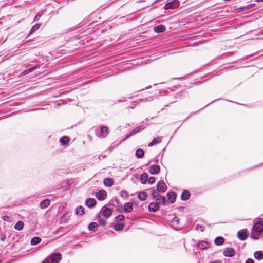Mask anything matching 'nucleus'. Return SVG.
<instances>
[{
	"label": "nucleus",
	"instance_id": "nucleus-1",
	"mask_svg": "<svg viewBox=\"0 0 263 263\" xmlns=\"http://www.w3.org/2000/svg\"><path fill=\"white\" fill-rule=\"evenodd\" d=\"M62 258V256L61 253H53L47 256L41 263H59Z\"/></svg>",
	"mask_w": 263,
	"mask_h": 263
},
{
	"label": "nucleus",
	"instance_id": "nucleus-2",
	"mask_svg": "<svg viewBox=\"0 0 263 263\" xmlns=\"http://www.w3.org/2000/svg\"><path fill=\"white\" fill-rule=\"evenodd\" d=\"M108 134V128L104 125L100 126L99 130L96 132V135L101 138H105Z\"/></svg>",
	"mask_w": 263,
	"mask_h": 263
},
{
	"label": "nucleus",
	"instance_id": "nucleus-3",
	"mask_svg": "<svg viewBox=\"0 0 263 263\" xmlns=\"http://www.w3.org/2000/svg\"><path fill=\"white\" fill-rule=\"evenodd\" d=\"M252 231L258 232L261 236H263V234H261L263 232V222L261 221L255 222L253 226Z\"/></svg>",
	"mask_w": 263,
	"mask_h": 263
},
{
	"label": "nucleus",
	"instance_id": "nucleus-4",
	"mask_svg": "<svg viewBox=\"0 0 263 263\" xmlns=\"http://www.w3.org/2000/svg\"><path fill=\"white\" fill-rule=\"evenodd\" d=\"M179 5L178 0H170V2L167 3L164 7L165 10L174 9L176 8Z\"/></svg>",
	"mask_w": 263,
	"mask_h": 263
},
{
	"label": "nucleus",
	"instance_id": "nucleus-5",
	"mask_svg": "<svg viewBox=\"0 0 263 263\" xmlns=\"http://www.w3.org/2000/svg\"><path fill=\"white\" fill-rule=\"evenodd\" d=\"M248 235L246 229H242L237 232V237L240 240H245L248 238Z\"/></svg>",
	"mask_w": 263,
	"mask_h": 263
},
{
	"label": "nucleus",
	"instance_id": "nucleus-6",
	"mask_svg": "<svg viewBox=\"0 0 263 263\" xmlns=\"http://www.w3.org/2000/svg\"><path fill=\"white\" fill-rule=\"evenodd\" d=\"M167 189V186L163 181H159L157 184V190L159 192L164 193Z\"/></svg>",
	"mask_w": 263,
	"mask_h": 263
},
{
	"label": "nucleus",
	"instance_id": "nucleus-7",
	"mask_svg": "<svg viewBox=\"0 0 263 263\" xmlns=\"http://www.w3.org/2000/svg\"><path fill=\"white\" fill-rule=\"evenodd\" d=\"M223 254L226 257H231L235 255V250L233 248H228L223 251Z\"/></svg>",
	"mask_w": 263,
	"mask_h": 263
},
{
	"label": "nucleus",
	"instance_id": "nucleus-8",
	"mask_svg": "<svg viewBox=\"0 0 263 263\" xmlns=\"http://www.w3.org/2000/svg\"><path fill=\"white\" fill-rule=\"evenodd\" d=\"M101 211L102 212L103 215L106 218L109 217L113 212L112 210L110 208H106L105 206L102 208Z\"/></svg>",
	"mask_w": 263,
	"mask_h": 263
},
{
	"label": "nucleus",
	"instance_id": "nucleus-9",
	"mask_svg": "<svg viewBox=\"0 0 263 263\" xmlns=\"http://www.w3.org/2000/svg\"><path fill=\"white\" fill-rule=\"evenodd\" d=\"M159 209V203L158 202H153L150 203L148 205V210L149 212H155Z\"/></svg>",
	"mask_w": 263,
	"mask_h": 263
},
{
	"label": "nucleus",
	"instance_id": "nucleus-10",
	"mask_svg": "<svg viewBox=\"0 0 263 263\" xmlns=\"http://www.w3.org/2000/svg\"><path fill=\"white\" fill-rule=\"evenodd\" d=\"M96 196L99 200H103L106 197V192L103 190H100L97 193Z\"/></svg>",
	"mask_w": 263,
	"mask_h": 263
},
{
	"label": "nucleus",
	"instance_id": "nucleus-11",
	"mask_svg": "<svg viewBox=\"0 0 263 263\" xmlns=\"http://www.w3.org/2000/svg\"><path fill=\"white\" fill-rule=\"evenodd\" d=\"M160 170V167L158 165H152L149 168V172L150 174L156 175L159 173Z\"/></svg>",
	"mask_w": 263,
	"mask_h": 263
},
{
	"label": "nucleus",
	"instance_id": "nucleus-12",
	"mask_svg": "<svg viewBox=\"0 0 263 263\" xmlns=\"http://www.w3.org/2000/svg\"><path fill=\"white\" fill-rule=\"evenodd\" d=\"M167 197L168 200L171 201V202L173 203L176 201L177 194L175 192H170L167 194Z\"/></svg>",
	"mask_w": 263,
	"mask_h": 263
},
{
	"label": "nucleus",
	"instance_id": "nucleus-13",
	"mask_svg": "<svg viewBox=\"0 0 263 263\" xmlns=\"http://www.w3.org/2000/svg\"><path fill=\"white\" fill-rule=\"evenodd\" d=\"M133 210V203L130 202L126 203L124 205V212L125 213L130 212Z\"/></svg>",
	"mask_w": 263,
	"mask_h": 263
},
{
	"label": "nucleus",
	"instance_id": "nucleus-14",
	"mask_svg": "<svg viewBox=\"0 0 263 263\" xmlns=\"http://www.w3.org/2000/svg\"><path fill=\"white\" fill-rule=\"evenodd\" d=\"M166 30V27L164 25L161 24L154 28V30L155 32L159 33L164 32Z\"/></svg>",
	"mask_w": 263,
	"mask_h": 263
},
{
	"label": "nucleus",
	"instance_id": "nucleus-15",
	"mask_svg": "<svg viewBox=\"0 0 263 263\" xmlns=\"http://www.w3.org/2000/svg\"><path fill=\"white\" fill-rule=\"evenodd\" d=\"M85 202L86 205L89 208L94 207L96 204V200L92 198L87 199Z\"/></svg>",
	"mask_w": 263,
	"mask_h": 263
},
{
	"label": "nucleus",
	"instance_id": "nucleus-16",
	"mask_svg": "<svg viewBox=\"0 0 263 263\" xmlns=\"http://www.w3.org/2000/svg\"><path fill=\"white\" fill-rule=\"evenodd\" d=\"M191 196L190 192L187 190H184L181 195V199L182 201H186L189 199Z\"/></svg>",
	"mask_w": 263,
	"mask_h": 263
},
{
	"label": "nucleus",
	"instance_id": "nucleus-17",
	"mask_svg": "<svg viewBox=\"0 0 263 263\" xmlns=\"http://www.w3.org/2000/svg\"><path fill=\"white\" fill-rule=\"evenodd\" d=\"M114 182V180L110 178H106L103 181L104 185L107 187H111L112 186Z\"/></svg>",
	"mask_w": 263,
	"mask_h": 263
},
{
	"label": "nucleus",
	"instance_id": "nucleus-18",
	"mask_svg": "<svg viewBox=\"0 0 263 263\" xmlns=\"http://www.w3.org/2000/svg\"><path fill=\"white\" fill-rule=\"evenodd\" d=\"M50 204V200L47 199L43 200L41 201L40 204V206L41 209H45L47 208L48 206H49Z\"/></svg>",
	"mask_w": 263,
	"mask_h": 263
},
{
	"label": "nucleus",
	"instance_id": "nucleus-19",
	"mask_svg": "<svg viewBox=\"0 0 263 263\" xmlns=\"http://www.w3.org/2000/svg\"><path fill=\"white\" fill-rule=\"evenodd\" d=\"M146 128V126L145 125H140L137 127H136V128H135L134 129H133L131 132H130V135H134L135 134H136V133L140 132V131H142L144 129H145Z\"/></svg>",
	"mask_w": 263,
	"mask_h": 263
},
{
	"label": "nucleus",
	"instance_id": "nucleus-20",
	"mask_svg": "<svg viewBox=\"0 0 263 263\" xmlns=\"http://www.w3.org/2000/svg\"><path fill=\"white\" fill-rule=\"evenodd\" d=\"M148 178V175L147 173H143L140 176L141 182L143 184L147 183Z\"/></svg>",
	"mask_w": 263,
	"mask_h": 263
},
{
	"label": "nucleus",
	"instance_id": "nucleus-21",
	"mask_svg": "<svg viewBox=\"0 0 263 263\" xmlns=\"http://www.w3.org/2000/svg\"><path fill=\"white\" fill-rule=\"evenodd\" d=\"M224 242V239L221 236H218L215 238L214 243L217 246L222 245Z\"/></svg>",
	"mask_w": 263,
	"mask_h": 263
},
{
	"label": "nucleus",
	"instance_id": "nucleus-22",
	"mask_svg": "<svg viewBox=\"0 0 263 263\" xmlns=\"http://www.w3.org/2000/svg\"><path fill=\"white\" fill-rule=\"evenodd\" d=\"M151 196L153 198V199H156L157 200H159V199L158 198V197H160V195L159 193V191L157 190H153L151 191Z\"/></svg>",
	"mask_w": 263,
	"mask_h": 263
},
{
	"label": "nucleus",
	"instance_id": "nucleus-23",
	"mask_svg": "<svg viewBox=\"0 0 263 263\" xmlns=\"http://www.w3.org/2000/svg\"><path fill=\"white\" fill-rule=\"evenodd\" d=\"M41 25V24L40 23H37L33 25L31 28L28 36H29L30 35L33 34L35 31L37 30L40 28Z\"/></svg>",
	"mask_w": 263,
	"mask_h": 263
},
{
	"label": "nucleus",
	"instance_id": "nucleus-24",
	"mask_svg": "<svg viewBox=\"0 0 263 263\" xmlns=\"http://www.w3.org/2000/svg\"><path fill=\"white\" fill-rule=\"evenodd\" d=\"M147 197V195L146 192L142 191L138 195V199L141 201H145Z\"/></svg>",
	"mask_w": 263,
	"mask_h": 263
},
{
	"label": "nucleus",
	"instance_id": "nucleus-25",
	"mask_svg": "<svg viewBox=\"0 0 263 263\" xmlns=\"http://www.w3.org/2000/svg\"><path fill=\"white\" fill-rule=\"evenodd\" d=\"M254 258L258 260L263 258V253L261 251H257L254 253Z\"/></svg>",
	"mask_w": 263,
	"mask_h": 263
},
{
	"label": "nucleus",
	"instance_id": "nucleus-26",
	"mask_svg": "<svg viewBox=\"0 0 263 263\" xmlns=\"http://www.w3.org/2000/svg\"><path fill=\"white\" fill-rule=\"evenodd\" d=\"M119 200L118 198L114 197L112 199H111L108 203V205H112L113 206L116 207L119 205Z\"/></svg>",
	"mask_w": 263,
	"mask_h": 263
},
{
	"label": "nucleus",
	"instance_id": "nucleus-27",
	"mask_svg": "<svg viewBox=\"0 0 263 263\" xmlns=\"http://www.w3.org/2000/svg\"><path fill=\"white\" fill-rule=\"evenodd\" d=\"M69 142V138L67 136H64L60 138V142L63 145H66Z\"/></svg>",
	"mask_w": 263,
	"mask_h": 263
},
{
	"label": "nucleus",
	"instance_id": "nucleus-28",
	"mask_svg": "<svg viewBox=\"0 0 263 263\" xmlns=\"http://www.w3.org/2000/svg\"><path fill=\"white\" fill-rule=\"evenodd\" d=\"M125 224L123 223H118L115 225L114 229L117 231H120L124 229Z\"/></svg>",
	"mask_w": 263,
	"mask_h": 263
},
{
	"label": "nucleus",
	"instance_id": "nucleus-29",
	"mask_svg": "<svg viewBox=\"0 0 263 263\" xmlns=\"http://www.w3.org/2000/svg\"><path fill=\"white\" fill-rule=\"evenodd\" d=\"M24 226V223L22 221H18L17 223L14 225V229L21 231L22 230Z\"/></svg>",
	"mask_w": 263,
	"mask_h": 263
},
{
	"label": "nucleus",
	"instance_id": "nucleus-30",
	"mask_svg": "<svg viewBox=\"0 0 263 263\" xmlns=\"http://www.w3.org/2000/svg\"><path fill=\"white\" fill-rule=\"evenodd\" d=\"M144 155V152L142 149L138 148L136 151L135 155L138 158H142Z\"/></svg>",
	"mask_w": 263,
	"mask_h": 263
},
{
	"label": "nucleus",
	"instance_id": "nucleus-31",
	"mask_svg": "<svg viewBox=\"0 0 263 263\" xmlns=\"http://www.w3.org/2000/svg\"><path fill=\"white\" fill-rule=\"evenodd\" d=\"M75 213L77 215H82L84 213V209L82 206H79L76 208Z\"/></svg>",
	"mask_w": 263,
	"mask_h": 263
},
{
	"label": "nucleus",
	"instance_id": "nucleus-32",
	"mask_svg": "<svg viewBox=\"0 0 263 263\" xmlns=\"http://www.w3.org/2000/svg\"><path fill=\"white\" fill-rule=\"evenodd\" d=\"M96 218L98 219L99 224L102 226H105L106 224L105 219L101 218L99 215L96 216Z\"/></svg>",
	"mask_w": 263,
	"mask_h": 263
},
{
	"label": "nucleus",
	"instance_id": "nucleus-33",
	"mask_svg": "<svg viewBox=\"0 0 263 263\" xmlns=\"http://www.w3.org/2000/svg\"><path fill=\"white\" fill-rule=\"evenodd\" d=\"M41 238L39 237H34L31 240V245H36L41 241Z\"/></svg>",
	"mask_w": 263,
	"mask_h": 263
},
{
	"label": "nucleus",
	"instance_id": "nucleus-34",
	"mask_svg": "<svg viewBox=\"0 0 263 263\" xmlns=\"http://www.w3.org/2000/svg\"><path fill=\"white\" fill-rule=\"evenodd\" d=\"M98 225L95 222H91L88 225V230L90 231H95Z\"/></svg>",
	"mask_w": 263,
	"mask_h": 263
},
{
	"label": "nucleus",
	"instance_id": "nucleus-35",
	"mask_svg": "<svg viewBox=\"0 0 263 263\" xmlns=\"http://www.w3.org/2000/svg\"><path fill=\"white\" fill-rule=\"evenodd\" d=\"M198 246L201 249H203V250L206 249L208 247V243H207V242H206L205 241H200L198 244Z\"/></svg>",
	"mask_w": 263,
	"mask_h": 263
},
{
	"label": "nucleus",
	"instance_id": "nucleus-36",
	"mask_svg": "<svg viewBox=\"0 0 263 263\" xmlns=\"http://www.w3.org/2000/svg\"><path fill=\"white\" fill-rule=\"evenodd\" d=\"M43 13V11L38 12L34 17V21H38L40 19V18L42 16Z\"/></svg>",
	"mask_w": 263,
	"mask_h": 263
},
{
	"label": "nucleus",
	"instance_id": "nucleus-37",
	"mask_svg": "<svg viewBox=\"0 0 263 263\" xmlns=\"http://www.w3.org/2000/svg\"><path fill=\"white\" fill-rule=\"evenodd\" d=\"M159 203L162 204L163 205H164L166 204V199L164 196H161L160 198L159 199Z\"/></svg>",
	"mask_w": 263,
	"mask_h": 263
},
{
	"label": "nucleus",
	"instance_id": "nucleus-38",
	"mask_svg": "<svg viewBox=\"0 0 263 263\" xmlns=\"http://www.w3.org/2000/svg\"><path fill=\"white\" fill-rule=\"evenodd\" d=\"M161 139L160 137L155 138L152 141V142L154 144V145L160 143L161 142Z\"/></svg>",
	"mask_w": 263,
	"mask_h": 263
},
{
	"label": "nucleus",
	"instance_id": "nucleus-39",
	"mask_svg": "<svg viewBox=\"0 0 263 263\" xmlns=\"http://www.w3.org/2000/svg\"><path fill=\"white\" fill-rule=\"evenodd\" d=\"M124 216L123 215L120 214L115 217V219L118 221H121L124 220Z\"/></svg>",
	"mask_w": 263,
	"mask_h": 263
},
{
	"label": "nucleus",
	"instance_id": "nucleus-40",
	"mask_svg": "<svg viewBox=\"0 0 263 263\" xmlns=\"http://www.w3.org/2000/svg\"><path fill=\"white\" fill-rule=\"evenodd\" d=\"M120 195L121 197L125 198L128 196V194L127 191L122 190V191L120 192Z\"/></svg>",
	"mask_w": 263,
	"mask_h": 263
},
{
	"label": "nucleus",
	"instance_id": "nucleus-41",
	"mask_svg": "<svg viewBox=\"0 0 263 263\" xmlns=\"http://www.w3.org/2000/svg\"><path fill=\"white\" fill-rule=\"evenodd\" d=\"M172 222L173 224H178L179 222V219L175 216L172 219Z\"/></svg>",
	"mask_w": 263,
	"mask_h": 263
},
{
	"label": "nucleus",
	"instance_id": "nucleus-42",
	"mask_svg": "<svg viewBox=\"0 0 263 263\" xmlns=\"http://www.w3.org/2000/svg\"><path fill=\"white\" fill-rule=\"evenodd\" d=\"M250 237H251V239H252L253 240H259L260 239V237L255 235L254 234L253 231H252V232L251 233Z\"/></svg>",
	"mask_w": 263,
	"mask_h": 263
},
{
	"label": "nucleus",
	"instance_id": "nucleus-43",
	"mask_svg": "<svg viewBox=\"0 0 263 263\" xmlns=\"http://www.w3.org/2000/svg\"><path fill=\"white\" fill-rule=\"evenodd\" d=\"M155 182V178L154 177H151L148 178V180L147 182H148L149 184H153Z\"/></svg>",
	"mask_w": 263,
	"mask_h": 263
},
{
	"label": "nucleus",
	"instance_id": "nucleus-44",
	"mask_svg": "<svg viewBox=\"0 0 263 263\" xmlns=\"http://www.w3.org/2000/svg\"><path fill=\"white\" fill-rule=\"evenodd\" d=\"M205 229V227L202 225L197 224L196 226V230H200L201 232H203Z\"/></svg>",
	"mask_w": 263,
	"mask_h": 263
},
{
	"label": "nucleus",
	"instance_id": "nucleus-45",
	"mask_svg": "<svg viewBox=\"0 0 263 263\" xmlns=\"http://www.w3.org/2000/svg\"><path fill=\"white\" fill-rule=\"evenodd\" d=\"M255 5V4H250L247 5L245 7H246V10H248V9H250L254 7Z\"/></svg>",
	"mask_w": 263,
	"mask_h": 263
},
{
	"label": "nucleus",
	"instance_id": "nucleus-46",
	"mask_svg": "<svg viewBox=\"0 0 263 263\" xmlns=\"http://www.w3.org/2000/svg\"><path fill=\"white\" fill-rule=\"evenodd\" d=\"M40 67V66H39V65H35V66H33V67H32L29 68L28 69V71H30V72H32V71H33L34 70H35V69H37V68L38 67Z\"/></svg>",
	"mask_w": 263,
	"mask_h": 263
},
{
	"label": "nucleus",
	"instance_id": "nucleus-47",
	"mask_svg": "<svg viewBox=\"0 0 263 263\" xmlns=\"http://www.w3.org/2000/svg\"><path fill=\"white\" fill-rule=\"evenodd\" d=\"M238 12H241L245 10H246V8L245 6H242L240 7H239L238 9H237Z\"/></svg>",
	"mask_w": 263,
	"mask_h": 263
},
{
	"label": "nucleus",
	"instance_id": "nucleus-48",
	"mask_svg": "<svg viewBox=\"0 0 263 263\" xmlns=\"http://www.w3.org/2000/svg\"><path fill=\"white\" fill-rule=\"evenodd\" d=\"M30 71H28V69H26L24 71H23L21 73V76H25L26 74H27L28 73H30Z\"/></svg>",
	"mask_w": 263,
	"mask_h": 263
},
{
	"label": "nucleus",
	"instance_id": "nucleus-49",
	"mask_svg": "<svg viewBox=\"0 0 263 263\" xmlns=\"http://www.w3.org/2000/svg\"><path fill=\"white\" fill-rule=\"evenodd\" d=\"M6 235L5 234H2L0 240L2 241H4L6 240Z\"/></svg>",
	"mask_w": 263,
	"mask_h": 263
},
{
	"label": "nucleus",
	"instance_id": "nucleus-50",
	"mask_svg": "<svg viewBox=\"0 0 263 263\" xmlns=\"http://www.w3.org/2000/svg\"><path fill=\"white\" fill-rule=\"evenodd\" d=\"M245 263H254V261L252 258H248L246 260Z\"/></svg>",
	"mask_w": 263,
	"mask_h": 263
},
{
	"label": "nucleus",
	"instance_id": "nucleus-51",
	"mask_svg": "<svg viewBox=\"0 0 263 263\" xmlns=\"http://www.w3.org/2000/svg\"><path fill=\"white\" fill-rule=\"evenodd\" d=\"M10 219V217L7 215H5L3 217V219L5 221H8Z\"/></svg>",
	"mask_w": 263,
	"mask_h": 263
},
{
	"label": "nucleus",
	"instance_id": "nucleus-52",
	"mask_svg": "<svg viewBox=\"0 0 263 263\" xmlns=\"http://www.w3.org/2000/svg\"><path fill=\"white\" fill-rule=\"evenodd\" d=\"M132 136V135H130V133L129 134H128V135H127L124 138V139H123L122 141H124V140H127V139H128L130 137Z\"/></svg>",
	"mask_w": 263,
	"mask_h": 263
},
{
	"label": "nucleus",
	"instance_id": "nucleus-53",
	"mask_svg": "<svg viewBox=\"0 0 263 263\" xmlns=\"http://www.w3.org/2000/svg\"><path fill=\"white\" fill-rule=\"evenodd\" d=\"M69 216H68V214H65L63 217L62 219L63 220H65L67 218H68Z\"/></svg>",
	"mask_w": 263,
	"mask_h": 263
},
{
	"label": "nucleus",
	"instance_id": "nucleus-54",
	"mask_svg": "<svg viewBox=\"0 0 263 263\" xmlns=\"http://www.w3.org/2000/svg\"><path fill=\"white\" fill-rule=\"evenodd\" d=\"M153 145H154V144L153 143V142H149L148 144V146L149 147H152L153 146Z\"/></svg>",
	"mask_w": 263,
	"mask_h": 263
},
{
	"label": "nucleus",
	"instance_id": "nucleus-55",
	"mask_svg": "<svg viewBox=\"0 0 263 263\" xmlns=\"http://www.w3.org/2000/svg\"><path fill=\"white\" fill-rule=\"evenodd\" d=\"M125 101H126L125 99H120V100H118V102H124Z\"/></svg>",
	"mask_w": 263,
	"mask_h": 263
},
{
	"label": "nucleus",
	"instance_id": "nucleus-56",
	"mask_svg": "<svg viewBox=\"0 0 263 263\" xmlns=\"http://www.w3.org/2000/svg\"><path fill=\"white\" fill-rule=\"evenodd\" d=\"M143 101H149L150 100L148 98H146L145 99H143Z\"/></svg>",
	"mask_w": 263,
	"mask_h": 263
},
{
	"label": "nucleus",
	"instance_id": "nucleus-57",
	"mask_svg": "<svg viewBox=\"0 0 263 263\" xmlns=\"http://www.w3.org/2000/svg\"><path fill=\"white\" fill-rule=\"evenodd\" d=\"M117 129L119 130H121V126H118L117 128Z\"/></svg>",
	"mask_w": 263,
	"mask_h": 263
},
{
	"label": "nucleus",
	"instance_id": "nucleus-58",
	"mask_svg": "<svg viewBox=\"0 0 263 263\" xmlns=\"http://www.w3.org/2000/svg\"><path fill=\"white\" fill-rule=\"evenodd\" d=\"M217 100H215L213 101L212 102H211L210 103H209V104H211V103H213V102H214L215 101H217Z\"/></svg>",
	"mask_w": 263,
	"mask_h": 263
},
{
	"label": "nucleus",
	"instance_id": "nucleus-59",
	"mask_svg": "<svg viewBox=\"0 0 263 263\" xmlns=\"http://www.w3.org/2000/svg\"><path fill=\"white\" fill-rule=\"evenodd\" d=\"M130 126V124H127L126 126V127L127 128V126Z\"/></svg>",
	"mask_w": 263,
	"mask_h": 263
},
{
	"label": "nucleus",
	"instance_id": "nucleus-60",
	"mask_svg": "<svg viewBox=\"0 0 263 263\" xmlns=\"http://www.w3.org/2000/svg\"><path fill=\"white\" fill-rule=\"evenodd\" d=\"M118 211H119V212H121V213L122 212V211H120V210H118Z\"/></svg>",
	"mask_w": 263,
	"mask_h": 263
},
{
	"label": "nucleus",
	"instance_id": "nucleus-61",
	"mask_svg": "<svg viewBox=\"0 0 263 263\" xmlns=\"http://www.w3.org/2000/svg\"><path fill=\"white\" fill-rule=\"evenodd\" d=\"M208 105H209V104H208L207 105H206L205 107H203V108H205V107L206 106H208Z\"/></svg>",
	"mask_w": 263,
	"mask_h": 263
},
{
	"label": "nucleus",
	"instance_id": "nucleus-62",
	"mask_svg": "<svg viewBox=\"0 0 263 263\" xmlns=\"http://www.w3.org/2000/svg\"><path fill=\"white\" fill-rule=\"evenodd\" d=\"M235 263H241L240 262H239V261H237V262H236Z\"/></svg>",
	"mask_w": 263,
	"mask_h": 263
}]
</instances>
